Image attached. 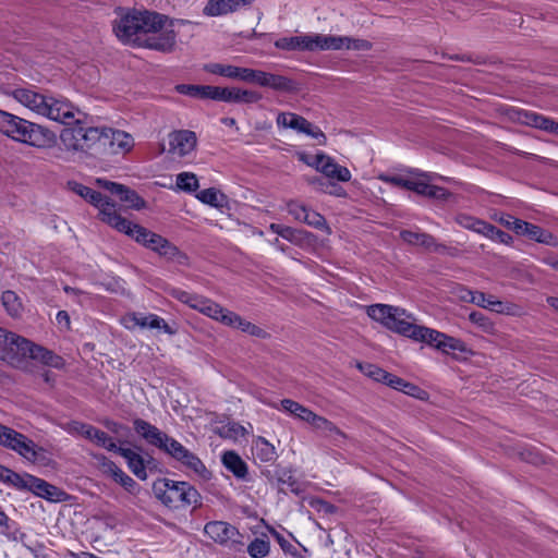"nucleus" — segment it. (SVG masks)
I'll use <instances>...</instances> for the list:
<instances>
[{
	"label": "nucleus",
	"mask_w": 558,
	"mask_h": 558,
	"mask_svg": "<svg viewBox=\"0 0 558 558\" xmlns=\"http://www.w3.org/2000/svg\"><path fill=\"white\" fill-rule=\"evenodd\" d=\"M269 549V542L263 538H255L247 546V553L252 558H264L268 555Z\"/></svg>",
	"instance_id": "48"
},
{
	"label": "nucleus",
	"mask_w": 558,
	"mask_h": 558,
	"mask_svg": "<svg viewBox=\"0 0 558 558\" xmlns=\"http://www.w3.org/2000/svg\"><path fill=\"white\" fill-rule=\"evenodd\" d=\"M311 425L316 430L323 433V435L336 446L341 445L347 439V435L340 428H338L331 421L318 414H316Z\"/></svg>",
	"instance_id": "25"
},
{
	"label": "nucleus",
	"mask_w": 558,
	"mask_h": 558,
	"mask_svg": "<svg viewBox=\"0 0 558 558\" xmlns=\"http://www.w3.org/2000/svg\"><path fill=\"white\" fill-rule=\"evenodd\" d=\"M71 430L82 435L84 438L93 441L97 445L100 436H102V430L94 427L93 425L73 422L71 424Z\"/></svg>",
	"instance_id": "39"
},
{
	"label": "nucleus",
	"mask_w": 558,
	"mask_h": 558,
	"mask_svg": "<svg viewBox=\"0 0 558 558\" xmlns=\"http://www.w3.org/2000/svg\"><path fill=\"white\" fill-rule=\"evenodd\" d=\"M153 492L161 504L175 510L196 506L199 501L198 492L186 482L159 478L154 482Z\"/></svg>",
	"instance_id": "6"
},
{
	"label": "nucleus",
	"mask_w": 558,
	"mask_h": 558,
	"mask_svg": "<svg viewBox=\"0 0 558 558\" xmlns=\"http://www.w3.org/2000/svg\"><path fill=\"white\" fill-rule=\"evenodd\" d=\"M311 167H314L327 178L336 179L341 182H348L351 179V172L347 167L338 165L331 157L324 153L314 156Z\"/></svg>",
	"instance_id": "16"
},
{
	"label": "nucleus",
	"mask_w": 558,
	"mask_h": 558,
	"mask_svg": "<svg viewBox=\"0 0 558 558\" xmlns=\"http://www.w3.org/2000/svg\"><path fill=\"white\" fill-rule=\"evenodd\" d=\"M333 41H325L316 37H280L275 41V46L282 50H327L330 47H337Z\"/></svg>",
	"instance_id": "14"
},
{
	"label": "nucleus",
	"mask_w": 558,
	"mask_h": 558,
	"mask_svg": "<svg viewBox=\"0 0 558 558\" xmlns=\"http://www.w3.org/2000/svg\"><path fill=\"white\" fill-rule=\"evenodd\" d=\"M196 311L225 325V317L232 314L231 311L220 306L218 303L202 296L196 304Z\"/></svg>",
	"instance_id": "28"
},
{
	"label": "nucleus",
	"mask_w": 558,
	"mask_h": 558,
	"mask_svg": "<svg viewBox=\"0 0 558 558\" xmlns=\"http://www.w3.org/2000/svg\"><path fill=\"white\" fill-rule=\"evenodd\" d=\"M378 179L385 183H388V184H391L395 186H400V187L408 190L409 182H410V171L408 172L407 175H403V174H395V175L379 174Z\"/></svg>",
	"instance_id": "53"
},
{
	"label": "nucleus",
	"mask_w": 558,
	"mask_h": 558,
	"mask_svg": "<svg viewBox=\"0 0 558 558\" xmlns=\"http://www.w3.org/2000/svg\"><path fill=\"white\" fill-rule=\"evenodd\" d=\"M223 319L226 326L240 329L241 331L248 333L251 336L263 339L268 336L264 329L252 324L251 322L245 320L234 312H232V314H229L227 318L225 317Z\"/></svg>",
	"instance_id": "27"
},
{
	"label": "nucleus",
	"mask_w": 558,
	"mask_h": 558,
	"mask_svg": "<svg viewBox=\"0 0 558 558\" xmlns=\"http://www.w3.org/2000/svg\"><path fill=\"white\" fill-rule=\"evenodd\" d=\"M317 39H324L325 41H335L333 44L337 45V47H330L328 50H339V49H368L369 44L368 41L360 38H352V37H316Z\"/></svg>",
	"instance_id": "33"
},
{
	"label": "nucleus",
	"mask_w": 558,
	"mask_h": 558,
	"mask_svg": "<svg viewBox=\"0 0 558 558\" xmlns=\"http://www.w3.org/2000/svg\"><path fill=\"white\" fill-rule=\"evenodd\" d=\"M281 409L308 424H312L316 416V413H314L312 410L291 399H283L281 401Z\"/></svg>",
	"instance_id": "31"
},
{
	"label": "nucleus",
	"mask_w": 558,
	"mask_h": 558,
	"mask_svg": "<svg viewBox=\"0 0 558 558\" xmlns=\"http://www.w3.org/2000/svg\"><path fill=\"white\" fill-rule=\"evenodd\" d=\"M438 175L418 170H410V182L408 190L429 198L446 201L451 195L446 189L433 185L430 182Z\"/></svg>",
	"instance_id": "11"
},
{
	"label": "nucleus",
	"mask_w": 558,
	"mask_h": 558,
	"mask_svg": "<svg viewBox=\"0 0 558 558\" xmlns=\"http://www.w3.org/2000/svg\"><path fill=\"white\" fill-rule=\"evenodd\" d=\"M487 310L499 314L513 315L515 314L517 306L512 303H505L493 299V301L487 303Z\"/></svg>",
	"instance_id": "54"
},
{
	"label": "nucleus",
	"mask_w": 558,
	"mask_h": 558,
	"mask_svg": "<svg viewBox=\"0 0 558 558\" xmlns=\"http://www.w3.org/2000/svg\"><path fill=\"white\" fill-rule=\"evenodd\" d=\"M454 220L462 228L474 231L482 235L485 233V229L488 223L484 220L477 219L466 214L457 215Z\"/></svg>",
	"instance_id": "38"
},
{
	"label": "nucleus",
	"mask_w": 558,
	"mask_h": 558,
	"mask_svg": "<svg viewBox=\"0 0 558 558\" xmlns=\"http://www.w3.org/2000/svg\"><path fill=\"white\" fill-rule=\"evenodd\" d=\"M133 427L140 437H142L148 445L156 448L162 444V439L166 436V433L142 418L134 420Z\"/></svg>",
	"instance_id": "23"
},
{
	"label": "nucleus",
	"mask_w": 558,
	"mask_h": 558,
	"mask_svg": "<svg viewBox=\"0 0 558 558\" xmlns=\"http://www.w3.org/2000/svg\"><path fill=\"white\" fill-rule=\"evenodd\" d=\"M310 208L305 205L300 204L298 202H289L287 205L288 213L294 217L295 220L302 221L304 220V216L307 214Z\"/></svg>",
	"instance_id": "57"
},
{
	"label": "nucleus",
	"mask_w": 558,
	"mask_h": 558,
	"mask_svg": "<svg viewBox=\"0 0 558 558\" xmlns=\"http://www.w3.org/2000/svg\"><path fill=\"white\" fill-rule=\"evenodd\" d=\"M120 456L126 461L130 471L140 480L144 481L147 478L146 465L144 458L134 451L133 449L125 448L120 451Z\"/></svg>",
	"instance_id": "30"
},
{
	"label": "nucleus",
	"mask_w": 558,
	"mask_h": 558,
	"mask_svg": "<svg viewBox=\"0 0 558 558\" xmlns=\"http://www.w3.org/2000/svg\"><path fill=\"white\" fill-rule=\"evenodd\" d=\"M28 476L29 475L21 476L20 474L15 473L9 469L8 476H7L4 484L11 485V486L20 488V489L26 488L27 484H28Z\"/></svg>",
	"instance_id": "56"
},
{
	"label": "nucleus",
	"mask_w": 558,
	"mask_h": 558,
	"mask_svg": "<svg viewBox=\"0 0 558 558\" xmlns=\"http://www.w3.org/2000/svg\"><path fill=\"white\" fill-rule=\"evenodd\" d=\"M303 222L315 229L324 230L327 234L331 232L324 216L312 209H308L307 214L304 216Z\"/></svg>",
	"instance_id": "47"
},
{
	"label": "nucleus",
	"mask_w": 558,
	"mask_h": 558,
	"mask_svg": "<svg viewBox=\"0 0 558 558\" xmlns=\"http://www.w3.org/2000/svg\"><path fill=\"white\" fill-rule=\"evenodd\" d=\"M177 186L185 192H194L198 189V179L192 172H181L177 175Z\"/></svg>",
	"instance_id": "46"
},
{
	"label": "nucleus",
	"mask_w": 558,
	"mask_h": 558,
	"mask_svg": "<svg viewBox=\"0 0 558 558\" xmlns=\"http://www.w3.org/2000/svg\"><path fill=\"white\" fill-rule=\"evenodd\" d=\"M384 384H386L387 386H389L393 389H397L399 391H402L403 389L409 387L407 381H404L402 378L397 377L390 373H388V378L385 379Z\"/></svg>",
	"instance_id": "63"
},
{
	"label": "nucleus",
	"mask_w": 558,
	"mask_h": 558,
	"mask_svg": "<svg viewBox=\"0 0 558 558\" xmlns=\"http://www.w3.org/2000/svg\"><path fill=\"white\" fill-rule=\"evenodd\" d=\"M222 463L238 478H244L247 474L246 463L233 451H227L223 453Z\"/></svg>",
	"instance_id": "34"
},
{
	"label": "nucleus",
	"mask_w": 558,
	"mask_h": 558,
	"mask_svg": "<svg viewBox=\"0 0 558 558\" xmlns=\"http://www.w3.org/2000/svg\"><path fill=\"white\" fill-rule=\"evenodd\" d=\"M14 439L15 440H12L11 444L7 447L8 449L15 451L17 454L28 461L34 462L37 460L41 449L37 448L33 440L28 439L25 435L19 432L16 433V437H14Z\"/></svg>",
	"instance_id": "24"
},
{
	"label": "nucleus",
	"mask_w": 558,
	"mask_h": 558,
	"mask_svg": "<svg viewBox=\"0 0 558 558\" xmlns=\"http://www.w3.org/2000/svg\"><path fill=\"white\" fill-rule=\"evenodd\" d=\"M116 195L131 208L141 209L145 205L144 199L141 198L135 191L130 190L124 185H121V191H118Z\"/></svg>",
	"instance_id": "45"
},
{
	"label": "nucleus",
	"mask_w": 558,
	"mask_h": 558,
	"mask_svg": "<svg viewBox=\"0 0 558 558\" xmlns=\"http://www.w3.org/2000/svg\"><path fill=\"white\" fill-rule=\"evenodd\" d=\"M5 93L32 111L60 123H68L80 113V109L69 100L48 97L32 88H13Z\"/></svg>",
	"instance_id": "3"
},
{
	"label": "nucleus",
	"mask_w": 558,
	"mask_h": 558,
	"mask_svg": "<svg viewBox=\"0 0 558 558\" xmlns=\"http://www.w3.org/2000/svg\"><path fill=\"white\" fill-rule=\"evenodd\" d=\"M125 227L118 225L116 229L126 235L133 238L138 243L151 248L160 255H173L175 247L169 243L168 240L159 234H156L147 229L133 223L124 218Z\"/></svg>",
	"instance_id": "8"
},
{
	"label": "nucleus",
	"mask_w": 558,
	"mask_h": 558,
	"mask_svg": "<svg viewBox=\"0 0 558 558\" xmlns=\"http://www.w3.org/2000/svg\"><path fill=\"white\" fill-rule=\"evenodd\" d=\"M277 124L286 129H292L304 133L318 141V144L325 143V134L318 126L313 125L305 118L292 112H281L277 117Z\"/></svg>",
	"instance_id": "12"
},
{
	"label": "nucleus",
	"mask_w": 558,
	"mask_h": 558,
	"mask_svg": "<svg viewBox=\"0 0 558 558\" xmlns=\"http://www.w3.org/2000/svg\"><path fill=\"white\" fill-rule=\"evenodd\" d=\"M240 99L239 104H254L262 99V95L258 92L251 89H242L240 88Z\"/></svg>",
	"instance_id": "61"
},
{
	"label": "nucleus",
	"mask_w": 558,
	"mask_h": 558,
	"mask_svg": "<svg viewBox=\"0 0 558 558\" xmlns=\"http://www.w3.org/2000/svg\"><path fill=\"white\" fill-rule=\"evenodd\" d=\"M97 446L107 449L108 451L117 452L120 454L121 450L125 448L118 447L112 437H110L107 433L102 432V436H100Z\"/></svg>",
	"instance_id": "59"
},
{
	"label": "nucleus",
	"mask_w": 558,
	"mask_h": 558,
	"mask_svg": "<svg viewBox=\"0 0 558 558\" xmlns=\"http://www.w3.org/2000/svg\"><path fill=\"white\" fill-rule=\"evenodd\" d=\"M312 236L313 235L310 232L298 230L288 226L286 227L282 235L284 240L300 246L310 243Z\"/></svg>",
	"instance_id": "44"
},
{
	"label": "nucleus",
	"mask_w": 558,
	"mask_h": 558,
	"mask_svg": "<svg viewBox=\"0 0 558 558\" xmlns=\"http://www.w3.org/2000/svg\"><path fill=\"white\" fill-rule=\"evenodd\" d=\"M518 120L526 125L534 126L544 131L548 118L532 111H520Z\"/></svg>",
	"instance_id": "43"
},
{
	"label": "nucleus",
	"mask_w": 558,
	"mask_h": 558,
	"mask_svg": "<svg viewBox=\"0 0 558 558\" xmlns=\"http://www.w3.org/2000/svg\"><path fill=\"white\" fill-rule=\"evenodd\" d=\"M196 197L202 203L214 207L222 206L226 201L225 195L215 187L205 189L198 192Z\"/></svg>",
	"instance_id": "41"
},
{
	"label": "nucleus",
	"mask_w": 558,
	"mask_h": 558,
	"mask_svg": "<svg viewBox=\"0 0 558 558\" xmlns=\"http://www.w3.org/2000/svg\"><path fill=\"white\" fill-rule=\"evenodd\" d=\"M69 186L75 194L99 209V215L104 222L114 229L118 225L122 226V228L125 227L124 218L117 213L114 204L101 193L77 182H69Z\"/></svg>",
	"instance_id": "7"
},
{
	"label": "nucleus",
	"mask_w": 558,
	"mask_h": 558,
	"mask_svg": "<svg viewBox=\"0 0 558 558\" xmlns=\"http://www.w3.org/2000/svg\"><path fill=\"white\" fill-rule=\"evenodd\" d=\"M171 295L193 310H196V304H198V301L202 298V295L193 294L181 289H172Z\"/></svg>",
	"instance_id": "50"
},
{
	"label": "nucleus",
	"mask_w": 558,
	"mask_h": 558,
	"mask_svg": "<svg viewBox=\"0 0 558 558\" xmlns=\"http://www.w3.org/2000/svg\"><path fill=\"white\" fill-rule=\"evenodd\" d=\"M196 311L225 325V317L232 314L231 311L220 306L218 303L202 296L196 304Z\"/></svg>",
	"instance_id": "29"
},
{
	"label": "nucleus",
	"mask_w": 558,
	"mask_h": 558,
	"mask_svg": "<svg viewBox=\"0 0 558 558\" xmlns=\"http://www.w3.org/2000/svg\"><path fill=\"white\" fill-rule=\"evenodd\" d=\"M204 70L211 74H218L232 80L247 81L250 68H240L230 64L209 63Z\"/></svg>",
	"instance_id": "26"
},
{
	"label": "nucleus",
	"mask_w": 558,
	"mask_h": 558,
	"mask_svg": "<svg viewBox=\"0 0 558 558\" xmlns=\"http://www.w3.org/2000/svg\"><path fill=\"white\" fill-rule=\"evenodd\" d=\"M401 239L412 245H420L430 252L439 254H451V248L445 244L437 243L436 239L424 232L404 230L400 233Z\"/></svg>",
	"instance_id": "20"
},
{
	"label": "nucleus",
	"mask_w": 558,
	"mask_h": 558,
	"mask_svg": "<svg viewBox=\"0 0 558 558\" xmlns=\"http://www.w3.org/2000/svg\"><path fill=\"white\" fill-rule=\"evenodd\" d=\"M268 72L250 69L246 83L256 84L266 87Z\"/></svg>",
	"instance_id": "58"
},
{
	"label": "nucleus",
	"mask_w": 558,
	"mask_h": 558,
	"mask_svg": "<svg viewBox=\"0 0 558 558\" xmlns=\"http://www.w3.org/2000/svg\"><path fill=\"white\" fill-rule=\"evenodd\" d=\"M204 533L214 542L225 545L238 535V530L225 521H211L205 525Z\"/></svg>",
	"instance_id": "22"
},
{
	"label": "nucleus",
	"mask_w": 558,
	"mask_h": 558,
	"mask_svg": "<svg viewBox=\"0 0 558 558\" xmlns=\"http://www.w3.org/2000/svg\"><path fill=\"white\" fill-rule=\"evenodd\" d=\"M133 146L134 140L129 133L110 128H102L101 154L106 151L123 154L130 151Z\"/></svg>",
	"instance_id": "13"
},
{
	"label": "nucleus",
	"mask_w": 558,
	"mask_h": 558,
	"mask_svg": "<svg viewBox=\"0 0 558 558\" xmlns=\"http://www.w3.org/2000/svg\"><path fill=\"white\" fill-rule=\"evenodd\" d=\"M240 88L236 87H220L219 89V101H226V102H234L239 104L240 99Z\"/></svg>",
	"instance_id": "55"
},
{
	"label": "nucleus",
	"mask_w": 558,
	"mask_h": 558,
	"mask_svg": "<svg viewBox=\"0 0 558 558\" xmlns=\"http://www.w3.org/2000/svg\"><path fill=\"white\" fill-rule=\"evenodd\" d=\"M367 315L395 332L415 341L425 342L453 357H458L459 354L471 353V350L462 340L435 329L416 325L412 315L408 314L403 308L386 304H374L367 307Z\"/></svg>",
	"instance_id": "1"
},
{
	"label": "nucleus",
	"mask_w": 558,
	"mask_h": 558,
	"mask_svg": "<svg viewBox=\"0 0 558 558\" xmlns=\"http://www.w3.org/2000/svg\"><path fill=\"white\" fill-rule=\"evenodd\" d=\"M484 236L497 241L499 243L510 245L512 243V236L500 229H497L495 226L487 223Z\"/></svg>",
	"instance_id": "49"
},
{
	"label": "nucleus",
	"mask_w": 558,
	"mask_h": 558,
	"mask_svg": "<svg viewBox=\"0 0 558 558\" xmlns=\"http://www.w3.org/2000/svg\"><path fill=\"white\" fill-rule=\"evenodd\" d=\"M122 45L170 52L175 46L174 37H119Z\"/></svg>",
	"instance_id": "17"
},
{
	"label": "nucleus",
	"mask_w": 558,
	"mask_h": 558,
	"mask_svg": "<svg viewBox=\"0 0 558 558\" xmlns=\"http://www.w3.org/2000/svg\"><path fill=\"white\" fill-rule=\"evenodd\" d=\"M112 478L129 493H134L138 487L137 483L131 476L124 473L120 468L112 475Z\"/></svg>",
	"instance_id": "51"
},
{
	"label": "nucleus",
	"mask_w": 558,
	"mask_h": 558,
	"mask_svg": "<svg viewBox=\"0 0 558 558\" xmlns=\"http://www.w3.org/2000/svg\"><path fill=\"white\" fill-rule=\"evenodd\" d=\"M0 133L34 147H44L53 140L49 130L4 110H0Z\"/></svg>",
	"instance_id": "4"
},
{
	"label": "nucleus",
	"mask_w": 558,
	"mask_h": 558,
	"mask_svg": "<svg viewBox=\"0 0 558 558\" xmlns=\"http://www.w3.org/2000/svg\"><path fill=\"white\" fill-rule=\"evenodd\" d=\"M26 488L33 490L39 497H44L50 500L53 498V493L57 489L53 485H50L44 480L37 478L35 476H28V484Z\"/></svg>",
	"instance_id": "37"
},
{
	"label": "nucleus",
	"mask_w": 558,
	"mask_h": 558,
	"mask_svg": "<svg viewBox=\"0 0 558 558\" xmlns=\"http://www.w3.org/2000/svg\"><path fill=\"white\" fill-rule=\"evenodd\" d=\"M201 85L180 84L175 86L178 93L197 98Z\"/></svg>",
	"instance_id": "64"
},
{
	"label": "nucleus",
	"mask_w": 558,
	"mask_h": 558,
	"mask_svg": "<svg viewBox=\"0 0 558 558\" xmlns=\"http://www.w3.org/2000/svg\"><path fill=\"white\" fill-rule=\"evenodd\" d=\"M116 13L119 17L113 24L114 35H138V33H158L167 29L165 35H174L177 28L192 24L184 19H172L166 14L147 9L138 10L135 8H117Z\"/></svg>",
	"instance_id": "2"
},
{
	"label": "nucleus",
	"mask_w": 558,
	"mask_h": 558,
	"mask_svg": "<svg viewBox=\"0 0 558 558\" xmlns=\"http://www.w3.org/2000/svg\"><path fill=\"white\" fill-rule=\"evenodd\" d=\"M356 367L367 377L378 383H385L388 372L371 363L356 362Z\"/></svg>",
	"instance_id": "42"
},
{
	"label": "nucleus",
	"mask_w": 558,
	"mask_h": 558,
	"mask_svg": "<svg viewBox=\"0 0 558 558\" xmlns=\"http://www.w3.org/2000/svg\"><path fill=\"white\" fill-rule=\"evenodd\" d=\"M513 232L518 235H524L530 240L536 241L542 244H546L549 246H557L558 239L549 231L544 230L543 228L526 222L524 220L518 219L517 222H513Z\"/></svg>",
	"instance_id": "19"
},
{
	"label": "nucleus",
	"mask_w": 558,
	"mask_h": 558,
	"mask_svg": "<svg viewBox=\"0 0 558 558\" xmlns=\"http://www.w3.org/2000/svg\"><path fill=\"white\" fill-rule=\"evenodd\" d=\"M255 0H207L203 9L206 16H221L251 5Z\"/></svg>",
	"instance_id": "21"
},
{
	"label": "nucleus",
	"mask_w": 558,
	"mask_h": 558,
	"mask_svg": "<svg viewBox=\"0 0 558 558\" xmlns=\"http://www.w3.org/2000/svg\"><path fill=\"white\" fill-rule=\"evenodd\" d=\"M96 460L98 469L104 473L112 477L119 466L104 454H93Z\"/></svg>",
	"instance_id": "52"
},
{
	"label": "nucleus",
	"mask_w": 558,
	"mask_h": 558,
	"mask_svg": "<svg viewBox=\"0 0 558 558\" xmlns=\"http://www.w3.org/2000/svg\"><path fill=\"white\" fill-rule=\"evenodd\" d=\"M196 143V134L193 131H173L168 135V153L175 157H184L195 149Z\"/></svg>",
	"instance_id": "15"
},
{
	"label": "nucleus",
	"mask_w": 558,
	"mask_h": 558,
	"mask_svg": "<svg viewBox=\"0 0 558 558\" xmlns=\"http://www.w3.org/2000/svg\"><path fill=\"white\" fill-rule=\"evenodd\" d=\"M84 113L80 110V113L75 114L74 119L69 120L65 125L73 126L65 128L61 134L60 140L69 150L75 151H90L101 154L102 146V128L99 126H87L82 118Z\"/></svg>",
	"instance_id": "5"
},
{
	"label": "nucleus",
	"mask_w": 558,
	"mask_h": 558,
	"mask_svg": "<svg viewBox=\"0 0 558 558\" xmlns=\"http://www.w3.org/2000/svg\"><path fill=\"white\" fill-rule=\"evenodd\" d=\"M31 359L38 360L41 363L59 368L63 365L62 359L56 355L53 352L36 344H32Z\"/></svg>",
	"instance_id": "35"
},
{
	"label": "nucleus",
	"mask_w": 558,
	"mask_h": 558,
	"mask_svg": "<svg viewBox=\"0 0 558 558\" xmlns=\"http://www.w3.org/2000/svg\"><path fill=\"white\" fill-rule=\"evenodd\" d=\"M219 89L218 86L201 85L197 98L218 100Z\"/></svg>",
	"instance_id": "60"
},
{
	"label": "nucleus",
	"mask_w": 558,
	"mask_h": 558,
	"mask_svg": "<svg viewBox=\"0 0 558 558\" xmlns=\"http://www.w3.org/2000/svg\"><path fill=\"white\" fill-rule=\"evenodd\" d=\"M32 344L27 339L5 330V341H0V360L19 366L31 356Z\"/></svg>",
	"instance_id": "9"
},
{
	"label": "nucleus",
	"mask_w": 558,
	"mask_h": 558,
	"mask_svg": "<svg viewBox=\"0 0 558 558\" xmlns=\"http://www.w3.org/2000/svg\"><path fill=\"white\" fill-rule=\"evenodd\" d=\"M161 451L180 462L186 469L202 474L206 469L197 456L185 448L181 442L166 434L162 444L158 447Z\"/></svg>",
	"instance_id": "10"
},
{
	"label": "nucleus",
	"mask_w": 558,
	"mask_h": 558,
	"mask_svg": "<svg viewBox=\"0 0 558 558\" xmlns=\"http://www.w3.org/2000/svg\"><path fill=\"white\" fill-rule=\"evenodd\" d=\"M16 430L5 425L0 424V446L8 447L12 440H15Z\"/></svg>",
	"instance_id": "62"
},
{
	"label": "nucleus",
	"mask_w": 558,
	"mask_h": 558,
	"mask_svg": "<svg viewBox=\"0 0 558 558\" xmlns=\"http://www.w3.org/2000/svg\"><path fill=\"white\" fill-rule=\"evenodd\" d=\"M266 87H269L280 93H293L296 92L299 86L298 83L287 76L274 74L268 72Z\"/></svg>",
	"instance_id": "32"
},
{
	"label": "nucleus",
	"mask_w": 558,
	"mask_h": 558,
	"mask_svg": "<svg viewBox=\"0 0 558 558\" xmlns=\"http://www.w3.org/2000/svg\"><path fill=\"white\" fill-rule=\"evenodd\" d=\"M126 327H140L141 329H158L165 333L174 335L175 329L170 327L163 318L156 314L133 313L125 317Z\"/></svg>",
	"instance_id": "18"
},
{
	"label": "nucleus",
	"mask_w": 558,
	"mask_h": 558,
	"mask_svg": "<svg viewBox=\"0 0 558 558\" xmlns=\"http://www.w3.org/2000/svg\"><path fill=\"white\" fill-rule=\"evenodd\" d=\"M253 454L264 462H270L276 459V449L264 437H257L253 441Z\"/></svg>",
	"instance_id": "36"
},
{
	"label": "nucleus",
	"mask_w": 558,
	"mask_h": 558,
	"mask_svg": "<svg viewBox=\"0 0 558 558\" xmlns=\"http://www.w3.org/2000/svg\"><path fill=\"white\" fill-rule=\"evenodd\" d=\"M2 305L12 317H17L22 311V303L13 291H4L1 296Z\"/></svg>",
	"instance_id": "40"
}]
</instances>
